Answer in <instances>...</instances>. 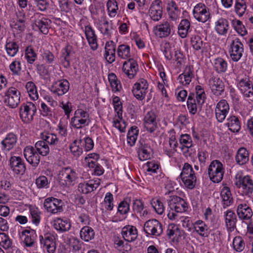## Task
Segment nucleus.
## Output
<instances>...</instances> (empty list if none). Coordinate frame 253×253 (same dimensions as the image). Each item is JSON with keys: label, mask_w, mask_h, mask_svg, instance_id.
<instances>
[{"label": "nucleus", "mask_w": 253, "mask_h": 253, "mask_svg": "<svg viewBox=\"0 0 253 253\" xmlns=\"http://www.w3.org/2000/svg\"><path fill=\"white\" fill-rule=\"evenodd\" d=\"M235 178L236 186L242 189V195L251 197L253 193V179L248 175L242 176L237 174Z\"/></svg>", "instance_id": "nucleus-2"}, {"label": "nucleus", "mask_w": 253, "mask_h": 253, "mask_svg": "<svg viewBox=\"0 0 253 253\" xmlns=\"http://www.w3.org/2000/svg\"><path fill=\"white\" fill-rule=\"evenodd\" d=\"M59 178L63 184L70 186L77 178L76 171L70 167L63 168L59 172Z\"/></svg>", "instance_id": "nucleus-11"}, {"label": "nucleus", "mask_w": 253, "mask_h": 253, "mask_svg": "<svg viewBox=\"0 0 253 253\" xmlns=\"http://www.w3.org/2000/svg\"><path fill=\"white\" fill-rule=\"evenodd\" d=\"M26 88L30 98L33 100L38 99L39 95L35 84L32 82H28L26 84Z\"/></svg>", "instance_id": "nucleus-48"}, {"label": "nucleus", "mask_w": 253, "mask_h": 253, "mask_svg": "<svg viewBox=\"0 0 253 253\" xmlns=\"http://www.w3.org/2000/svg\"><path fill=\"white\" fill-rule=\"evenodd\" d=\"M113 23L112 21L110 22L105 17L99 22V30L101 33L107 37H110L113 31Z\"/></svg>", "instance_id": "nucleus-34"}, {"label": "nucleus", "mask_w": 253, "mask_h": 253, "mask_svg": "<svg viewBox=\"0 0 253 253\" xmlns=\"http://www.w3.org/2000/svg\"><path fill=\"white\" fill-rule=\"evenodd\" d=\"M113 196L110 192L106 193L104 200V203L105 208L107 211H112L113 209Z\"/></svg>", "instance_id": "nucleus-60"}, {"label": "nucleus", "mask_w": 253, "mask_h": 253, "mask_svg": "<svg viewBox=\"0 0 253 253\" xmlns=\"http://www.w3.org/2000/svg\"><path fill=\"white\" fill-rule=\"evenodd\" d=\"M106 6L108 15L110 17L114 18L118 14L119 10L116 0H108Z\"/></svg>", "instance_id": "nucleus-45"}, {"label": "nucleus", "mask_w": 253, "mask_h": 253, "mask_svg": "<svg viewBox=\"0 0 253 253\" xmlns=\"http://www.w3.org/2000/svg\"><path fill=\"white\" fill-rule=\"evenodd\" d=\"M144 231L149 235L160 236L163 233L162 224L157 219H149L144 225Z\"/></svg>", "instance_id": "nucleus-7"}, {"label": "nucleus", "mask_w": 253, "mask_h": 253, "mask_svg": "<svg viewBox=\"0 0 253 253\" xmlns=\"http://www.w3.org/2000/svg\"><path fill=\"white\" fill-rule=\"evenodd\" d=\"M194 17L199 22H206L210 17L209 8L203 3L197 4L193 10Z\"/></svg>", "instance_id": "nucleus-10"}, {"label": "nucleus", "mask_w": 253, "mask_h": 253, "mask_svg": "<svg viewBox=\"0 0 253 253\" xmlns=\"http://www.w3.org/2000/svg\"><path fill=\"white\" fill-rule=\"evenodd\" d=\"M151 148L148 144L141 143L138 155L140 161H145L151 158Z\"/></svg>", "instance_id": "nucleus-40"}, {"label": "nucleus", "mask_w": 253, "mask_h": 253, "mask_svg": "<svg viewBox=\"0 0 253 253\" xmlns=\"http://www.w3.org/2000/svg\"><path fill=\"white\" fill-rule=\"evenodd\" d=\"M122 235L126 241L131 242L135 240L138 236L137 230L135 226L128 225L123 228Z\"/></svg>", "instance_id": "nucleus-26"}, {"label": "nucleus", "mask_w": 253, "mask_h": 253, "mask_svg": "<svg viewBox=\"0 0 253 253\" xmlns=\"http://www.w3.org/2000/svg\"><path fill=\"white\" fill-rule=\"evenodd\" d=\"M211 92L215 96L221 95L224 91V84L217 76L211 75L209 80Z\"/></svg>", "instance_id": "nucleus-14"}, {"label": "nucleus", "mask_w": 253, "mask_h": 253, "mask_svg": "<svg viewBox=\"0 0 253 253\" xmlns=\"http://www.w3.org/2000/svg\"><path fill=\"white\" fill-rule=\"evenodd\" d=\"M37 111L36 105L32 102H28L21 105L19 109L20 117L25 123H30Z\"/></svg>", "instance_id": "nucleus-4"}, {"label": "nucleus", "mask_w": 253, "mask_h": 253, "mask_svg": "<svg viewBox=\"0 0 253 253\" xmlns=\"http://www.w3.org/2000/svg\"><path fill=\"white\" fill-rule=\"evenodd\" d=\"M220 195L222 198V205L224 209L231 206L233 203V199L230 188L228 187H224L222 189Z\"/></svg>", "instance_id": "nucleus-31"}, {"label": "nucleus", "mask_w": 253, "mask_h": 253, "mask_svg": "<svg viewBox=\"0 0 253 253\" xmlns=\"http://www.w3.org/2000/svg\"><path fill=\"white\" fill-rule=\"evenodd\" d=\"M24 155L27 161L33 167H37L40 162V157L32 146H27L24 150Z\"/></svg>", "instance_id": "nucleus-19"}, {"label": "nucleus", "mask_w": 253, "mask_h": 253, "mask_svg": "<svg viewBox=\"0 0 253 253\" xmlns=\"http://www.w3.org/2000/svg\"><path fill=\"white\" fill-rule=\"evenodd\" d=\"M169 208L176 212H183L188 209L187 204L182 198L177 196H171L168 200Z\"/></svg>", "instance_id": "nucleus-12"}, {"label": "nucleus", "mask_w": 253, "mask_h": 253, "mask_svg": "<svg viewBox=\"0 0 253 253\" xmlns=\"http://www.w3.org/2000/svg\"><path fill=\"white\" fill-rule=\"evenodd\" d=\"M173 27V26L168 21H166L156 26L154 30L157 36L160 38H165L169 37L171 34Z\"/></svg>", "instance_id": "nucleus-21"}, {"label": "nucleus", "mask_w": 253, "mask_h": 253, "mask_svg": "<svg viewBox=\"0 0 253 253\" xmlns=\"http://www.w3.org/2000/svg\"><path fill=\"white\" fill-rule=\"evenodd\" d=\"M35 146L37 151L42 156H47L50 152L48 145L43 140L38 141Z\"/></svg>", "instance_id": "nucleus-46"}, {"label": "nucleus", "mask_w": 253, "mask_h": 253, "mask_svg": "<svg viewBox=\"0 0 253 253\" xmlns=\"http://www.w3.org/2000/svg\"><path fill=\"white\" fill-rule=\"evenodd\" d=\"M233 246L236 252H241L243 251L245 246L243 239L241 236L235 237L233 241Z\"/></svg>", "instance_id": "nucleus-57"}, {"label": "nucleus", "mask_w": 253, "mask_h": 253, "mask_svg": "<svg viewBox=\"0 0 253 253\" xmlns=\"http://www.w3.org/2000/svg\"><path fill=\"white\" fill-rule=\"evenodd\" d=\"M243 52V43L239 39L235 38L232 41L229 50L232 60L234 62L238 61L242 57Z\"/></svg>", "instance_id": "nucleus-9"}, {"label": "nucleus", "mask_w": 253, "mask_h": 253, "mask_svg": "<svg viewBox=\"0 0 253 253\" xmlns=\"http://www.w3.org/2000/svg\"><path fill=\"white\" fill-rule=\"evenodd\" d=\"M78 189L83 193L88 194L94 190V185L92 184L91 181L87 183H81L79 184Z\"/></svg>", "instance_id": "nucleus-59"}, {"label": "nucleus", "mask_w": 253, "mask_h": 253, "mask_svg": "<svg viewBox=\"0 0 253 253\" xmlns=\"http://www.w3.org/2000/svg\"><path fill=\"white\" fill-rule=\"evenodd\" d=\"M82 142L83 141L81 139H76L70 146L71 152L76 157H79L83 153Z\"/></svg>", "instance_id": "nucleus-44"}, {"label": "nucleus", "mask_w": 253, "mask_h": 253, "mask_svg": "<svg viewBox=\"0 0 253 253\" xmlns=\"http://www.w3.org/2000/svg\"><path fill=\"white\" fill-rule=\"evenodd\" d=\"M51 21L50 19L46 18L43 14H39L38 17L35 20L34 26L41 33L43 34H47L49 29L51 27Z\"/></svg>", "instance_id": "nucleus-17"}, {"label": "nucleus", "mask_w": 253, "mask_h": 253, "mask_svg": "<svg viewBox=\"0 0 253 253\" xmlns=\"http://www.w3.org/2000/svg\"><path fill=\"white\" fill-rule=\"evenodd\" d=\"M119 57L123 59H127L130 57V47L126 44L120 45L117 49Z\"/></svg>", "instance_id": "nucleus-53"}, {"label": "nucleus", "mask_w": 253, "mask_h": 253, "mask_svg": "<svg viewBox=\"0 0 253 253\" xmlns=\"http://www.w3.org/2000/svg\"><path fill=\"white\" fill-rule=\"evenodd\" d=\"M40 240L41 244L43 245V248H45L48 253H54L55 252L56 247L55 238L53 235L49 233L44 235V237L41 235Z\"/></svg>", "instance_id": "nucleus-22"}, {"label": "nucleus", "mask_w": 253, "mask_h": 253, "mask_svg": "<svg viewBox=\"0 0 253 253\" xmlns=\"http://www.w3.org/2000/svg\"><path fill=\"white\" fill-rule=\"evenodd\" d=\"M191 44L196 50H201L202 52H204V45L205 43L203 42V40L199 36H195L191 38Z\"/></svg>", "instance_id": "nucleus-55"}, {"label": "nucleus", "mask_w": 253, "mask_h": 253, "mask_svg": "<svg viewBox=\"0 0 253 253\" xmlns=\"http://www.w3.org/2000/svg\"><path fill=\"white\" fill-rule=\"evenodd\" d=\"M148 85L147 80L143 78L139 79L134 84L132 92L137 99L142 101L145 98L148 88Z\"/></svg>", "instance_id": "nucleus-6"}, {"label": "nucleus", "mask_w": 253, "mask_h": 253, "mask_svg": "<svg viewBox=\"0 0 253 253\" xmlns=\"http://www.w3.org/2000/svg\"><path fill=\"white\" fill-rule=\"evenodd\" d=\"M235 161L237 164L243 166L249 161V152L245 147H240L237 151Z\"/></svg>", "instance_id": "nucleus-30"}, {"label": "nucleus", "mask_w": 253, "mask_h": 253, "mask_svg": "<svg viewBox=\"0 0 253 253\" xmlns=\"http://www.w3.org/2000/svg\"><path fill=\"white\" fill-rule=\"evenodd\" d=\"M186 187L192 189L196 184L197 178L195 173L189 174L180 176Z\"/></svg>", "instance_id": "nucleus-43"}, {"label": "nucleus", "mask_w": 253, "mask_h": 253, "mask_svg": "<svg viewBox=\"0 0 253 253\" xmlns=\"http://www.w3.org/2000/svg\"><path fill=\"white\" fill-rule=\"evenodd\" d=\"M25 56L28 63L33 64L36 61L37 55L33 48L28 46L25 49Z\"/></svg>", "instance_id": "nucleus-54"}, {"label": "nucleus", "mask_w": 253, "mask_h": 253, "mask_svg": "<svg viewBox=\"0 0 253 253\" xmlns=\"http://www.w3.org/2000/svg\"><path fill=\"white\" fill-rule=\"evenodd\" d=\"M71 226V223L68 219L58 218L54 221L53 226L54 228L60 232H64L69 230Z\"/></svg>", "instance_id": "nucleus-36"}, {"label": "nucleus", "mask_w": 253, "mask_h": 253, "mask_svg": "<svg viewBox=\"0 0 253 253\" xmlns=\"http://www.w3.org/2000/svg\"><path fill=\"white\" fill-rule=\"evenodd\" d=\"M17 140V137L15 134L12 132L8 133L1 142L2 149L6 151L10 150L16 145Z\"/></svg>", "instance_id": "nucleus-29"}, {"label": "nucleus", "mask_w": 253, "mask_h": 253, "mask_svg": "<svg viewBox=\"0 0 253 253\" xmlns=\"http://www.w3.org/2000/svg\"><path fill=\"white\" fill-rule=\"evenodd\" d=\"M41 137L44 142L50 145H55L58 142V138L54 133H42L41 134Z\"/></svg>", "instance_id": "nucleus-52"}, {"label": "nucleus", "mask_w": 253, "mask_h": 253, "mask_svg": "<svg viewBox=\"0 0 253 253\" xmlns=\"http://www.w3.org/2000/svg\"><path fill=\"white\" fill-rule=\"evenodd\" d=\"M9 162L10 168L15 173L23 174L25 172L26 166L21 157L12 156Z\"/></svg>", "instance_id": "nucleus-24"}, {"label": "nucleus", "mask_w": 253, "mask_h": 253, "mask_svg": "<svg viewBox=\"0 0 253 253\" xmlns=\"http://www.w3.org/2000/svg\"><path fill=\"white\" fill-rule=\"evenodd\" d=\"M229 106L227 101L220 100L216 104L214 110L216 119L219 123H222L227 117L229 111Z\"/></svg>", "instance_id": "nucleus-15"}, {"label": "nucleus", "mask_w": 253, "mask_h": 253, "mask_svg": "<svg viewBox=\"0 0 253 253\" xmlns=\"http://www.w3.org/2000/svg\"><path fill=\"white\" fill-rule=\"evenodd\" d=\"M108 80L113 91L117 92L120 91L121 88V84L115 74L112 73L109 74L108 75Z\"/></svg>", "instance_id": "nucleus-49"}, {"label": "nucleus", "mask_w": 253, "mask_h": 253, "mask_svg": "<svg viewBox=\"0 0 253 253\" xmlns=\"http://www.w3.org/2000/svg\"><path fill=\"white\" fill-rule=\"evenodd\" d=\"M71 47L68 45H67L65 48H64V51L63 52L62 57L63 58L62 60L63 64L65 68H69L70 66V56L71 53Z\"/></svg>", "instance_id": "nucleus-58"}, {"label": "nucleus", "mask_w": 253, "mask_h": 253, "mask_svg": "<svg viewBox=\"0 0 253 253\" xmlns=\"http://www.w3.org/2000/svg\"><path fill=\"white\" fill-rule=\"evenodd\" d=\"M29 210L32 218V222L36 225H38L41 219L42 212L38 208L35 206L30 205Z\"/></svg>", "instance_id": "nucleus-42"}, {"label": "nucleus", "mask_w": 253, "mask_h": 253, "mask_svg": "<svg viewBox=\"0 0 253 253\" xmlns=\"http://www.w3.org/2000/svg\"><path fill=\"white\" fill-rule=\"evenodd\" d=\"M213 67L214 70L219 74L225 73L227 70L228 64L222 58L218 57L213 60Z\"/></svg>", "instance_id": "nucleus-35"}, {"label": "nucleus", "mask_w": 253, "mask_h": 253, "mask_svg": "<svg viewBox=\"0 0 253 253\" xmlns=\"http://www.w3.org/2000/svg\"><path fill=\"white\" fill-rule=\"evenodd\" d=\"M247 7L245 0H235V11L239 16L241 17L244 14Z\"/></svg>", "instance_id": "nucleus-50"}, {"label": "nucleus", "mask_w": 253, "mask_h": 253, "mask_svg": "<svg viewBox=\"0 0 253 253\" xmlns=\"http://www.w3.org/2000/svg\"><path fill=\"white\" fill-rule=\"evenodd\" d=\"M9 69L12 75L19 76L21 74V64L20 61L15 60L9 65Z\"/></svg>", "instance_id": "nucleus-62"}, {"label": "nucleus", "mask_w": 253, "mask_h": 253, "mask_svg": "<svg viewBox=\"0 0 253 253\" xmlns=\"http://www.w3.org/2000/svg\"><path fill=\"white\" fill-rule=\"evenodd\" d=\"M162 2L160 0L153 1L149 10V14L151 18L158 21L160 20L163 14Z\"/></svg>", "instance_id": "nucleus-20"}, {"label": "nucleus", "mask_w": 253, "mask_h": 253, "mask_svg": "<svg viewBox=\"0 0 253 253\" xmlns=\"http://www.w3.org/2000/svg\"><path fill=\"white\" fill-rule=\"evenodd\" d=\"M43 206L45 209L51 213H57L63 211L62 200L53 197L45 199Z\"/></svg>", "instance_id": "nucleus-13"}, {"label": "nucleus", "mask_w": 253, "mask_h": 253, "mask_svg": "<svg viewBox=\"0 0 253 253\" xmlns=\"http://www.w3.org/2000/svg\"><path fill=\"white\" fill-rule=\"evenodd\" d=\"M0 245L7 249L11 247L12 242L9 237L4 233H0Z\"/></svg>", "instance_id": "nucleus-61"}, {"label": "nucleus", "mask_w": 253, "mask_h": 253, "mask_svg": "<svg viewBox=\"0 0 253 253\" xmlns=\"http://www.w3.org/2000/svg\"><path fill=\"white\" fill-rule=\"evenodd\" d=\"M70 84L66 79L57 81L53 83L50 90L53 93L61 96L65 94L69 89Z\"/></svg>", "instance_id": "nucleus-18"}, {"label": "nucleus", "mask_w": 253, "mask_h": 253, "mask_svg": "<svg viewBox=\"0 0 253 253\" xmlns=\"http://www.w3.org/2000/svg\"><path fill=\"white\" fill-rule=\"evenodd\" d=\"M191 31L190 21L187 19H182L178 27V34L179 36L182 38H185Z\"/></svg>", "instance_id": "nucleus-38"}, {"label": "nucleus", "mask_w": 253, "mask_h": 253, "mask_svg": "<svg viewBox=\"0 0 253 253\" xmlns=\"http://www.w3.org/2000/svg\"><path fill=\"white\" fill-rule=\"evenodd\" d=\"M138 129L136 126H132L128 130L127 134V142L132 146L134 145L138 134Z\"/></svg>", "instance_id": "nucleus-47"}, {"label": "nucleus", "mask_w": 253, "mask_h": 253, "mask_svg": "<svg viewBox=\"0 0 253 253\" xmlns=\"http://www.w3.org/2000/svg\"><path fill=\"white\" fill-rule=\"evenodd\" d=\"M95 236V232L94 230L90 227L84 226L80 231V237L81 239L85 242L94 239Z\"/></svg>", "instance_id": "nucleus-41"}, {"label": "nucleus", "mask_w": 253, "mask_h": 253, "mask_svg": "<svg viewBox=\"0 0 253 253\" xmlns=\"http://www.w3.org/2000/svg\"><path fill=\"white\" fill-rule=\"evenodd\" d=\"M225 226L229 232L233 231L236 228L237 215L235 212L228 210L224 212Z\"/></svg>", "instance_id": "nucleus-23"}, {"label": "nucleus", "mask_w": 253, "mask_h": 253, "mask_svg": "<svg viewBox=\"0 0 253 253\" xmlns=\"http://www.w3.org/2000/svg\"><path fill=\"white\" fill-rule=\"evenodd\" d=\"M90 122L88 113L82 109H78L71 119V125L76 129H81L88 126Z\"/></svg>", "instance_id": "nucleus-1"}, {"label": "nucleus", "mask_w": 253, "mask_h": 253, "mask_svg": "<svg viewBox=\"0 0 253 253\" xmlns=\"http://www.w3.org/2000/svg\"><path fill=\"white\" fill-rule=\"evenodd\" d=\"M193 228L195 232L201 237H208L210 230L208 225L202 220H198L193 223Z\"/></svg>", "instance_id": "nucleus-28"}, {"label": "nucleus", "mask_w": 253, "mask_h": 253, "mask_svg": "<svg viewBox=\"0 0 253 253\" xmlns=\"http://www.w3.org/2000/svg\"><path fill=\"white\" fill-rule=\"evenodd\" d=\"M157 115L154 111H148L143 119V125L145 129L149 133H152L158 128Z\"/></svg>", "instance_id": "nucleus-8"}, {"label": "nucleus", "mask_w": 253, "mask_h": 253, "mask_svg": "<svg viewBox=\"0 0 253 253\" xmlns=\"http://www.w3.org/2000/svg\"><path fill=\"white\" fill-rule=\"evenodd\" d=\"M232 25L235 30L241 36H244L247 34V30L242 22L237 19L233 20Z\"/></svg>", "instance_id": "nucleus-51"}, {"label": "nucleus", "mask_w": 253, "mask_h": 253, "mask_svg": "<svg viewBox=\"0 0 253 253\" xmlns=\"http://www.w3.org/2000/svg\"><path fill=\"white\" fill-rule=\"evenodd\" d=\"M224 170L223 165L219 161H212L208 168V174L210 179L215 183L220 182L223 179Z\"/></svg>", "instance_id": "nucleus-3"}, {"label": "nucleus", "mask_w": 253, "mask_h": 253, "mask_svg": "<svg viewBox=\"0 0 253 253\" xmlns=\"http://www.w3.org/2000/svg\"><path fill=\"white\" fill-rule=\"evenodd\" d=\"M130 199H125L121 202L118 205V211L121 214H126L129 211V203Z\"/></svg>", "instance_id": "nucleus-56"}, {"label": "nucleus", "mask_w": 253, "mask_h": 253, "mask_svg": "<svg viewBox=\"0 0 253 253\" xmlns=\"http://www.w3.org/2000/svg\"><path fill=\"white\" fill-rule=\"evenodd\" d=\"M151 204L155 211L159 214H162L164 211V206L163 203L159 199H153L151 202Z\"/></svg>", "instance_id": "nucleus-63"}, {"label": "nucleus", "mask_w": 253, "mask_h": 253, "mask_svg": "<svg viewBox=\"0 0 253 253\" xmlns=\"http://www.w3.org/2000/svg\"><path fill=\"white\" fill-rule=\"evenodd\" d=\"M187 108L191 115H195L197 112L199 107L201 108L202 106H199L195 99V94L190 93L188 97L187 101Z\"/></svg>", "instance_id": "nucleus-39"}, {"label": "nucleus", "mask_w": 253, "mask_h": 253, "mask_svg": "<svg viewBox=\"0 0 253 253\" xmlns=\"http://www.w3.org/2000/svg\"><path fill=\"white\" fill-rule=\"evenodd\" d=\"M5 48L7 54L11 57H14L18 52L19 47L18 43L14 40L7 39Z\"/></svg>", "instance_id": "nucleus-37"}, {"label": "nucleus", "mask_w": 253, "mask_h": 253, "mask_svg": "<svg viewBox=\"0 0 253 253\" xmlns=\"http://www.w3.org/2000/svg\"><path fill=\"white\" fill-rule=\"evenodd\" d=\"M225 126L231 131L234 132H238L241 128V123L239 119L234 115H231L227 118Z\"/></svg>", "instance_id": "nucleus-32"}, {"label": "nucleus", "mask_w": 253, "mask_h": 253, "mask_svg": "<svg viewBox=\"0 0 253 253\" xmlns=\"http://www.w3.org/2000/svg\"><path fill=\"white\" fill-rule=\"evenodd\" d=\"M180 144L182 145L181 147L189 146H193V143L191 137L188 134H181L179 139Z\"/></svg>", "instance_id": "nucleus-64"}, {"label": "nucleus", "mask_w": 253, "mask_h": 253, "mask_svg": "<svg viewBox=\"0 0 253 253\" xmlns=\"http://www.w3.org/2000/svg\"><path fill=\"white\" fill-rule=\"evenodd\" d=\"M229 23L227 19L220 18L215 24V30L220 35H226L229 29Z\"/></svg>", "instance_id": "nucleus-33"}, {"label": "nucleus", "mask_w": 253, "mask_h": 253, "mask_svg": "<svg viewBox=\"0 0 253 253\" xmlns=\"http://www.w3.org/2000/svg\"><path fill=\"white\" fill-rule=\"evenodd\" d=\"M122 70L129 79H133L138 71L137 63L133 59L129 58L124 62Z\"/></svg>", "instance_id": "nucleus-16"}, {"label": "nucleus", "mask_w": 253, "mask_h": 253, "mask_svg": "<svg viewBox=\"0 0 253 253\" xmlns=\"http://www.w3.org/2000/svg\"><path fill=\"white\" fill-rule=\"evenodd\" d=\"M237 213L240 219L244 220L251 219L253 215L252 209L246 204H240L238 205Z\"/></svg>", "instance_id": "nucleus-27"}, {"label": "nucleus", "mask_w": 253, "mask_h": 253, "mask_svg": "<svg viewBox=\"0 0 253 253\" xmlns=\"http://www.w3.org/2000/svg\"><path fill=\"white\" fill-rule=\"evenodd\" d=\"M20 93L15 87H9L4 93L3 101L11 108H16L20 103Z\"/></svg>", "instance_id": "nucleus-5"}, {"label": "nucleus", "mask_w": 253, "mask_h": 253, "mask_svg": "<svg viewBox=\"0 0 253 253\" xmlns=\"http://www.w3.org/2000/svg\"><path fill=\"white\" fill-rule=\"evenodd\" d=\"M241 93L246 97H250L253 95V84L249 79H243L238 84Z\"/></svg>", "instance_id": "nucleus-25"}]
</instances>
